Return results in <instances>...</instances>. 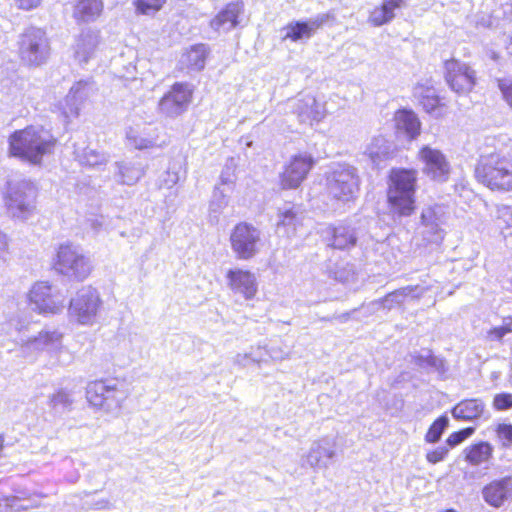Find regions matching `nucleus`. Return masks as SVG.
<instances>
[{"label": "nucleus", "mask_w": 512, "mask_h": 512, "mask_svg": "<svg viewBox=\"0 0 512 512\" xmlns=\"http://www.w3.org/2000/svg\"><path fill=\"white\" fill-rule=\"evenodd\" d=\"M55 139L49 131L38 126L16 130L9 137V152L32 165H40L43 157L51 154Z\"/></svg>", "instance_id": "1"}, {"label": "nucleus", "mask_w": 512, "mask_h": 512, "mask_svg": "<svg viewBox=\"0 0 512 512\" xmlns=\"http://www.w3.org/2000/svg\"><path fill=\"white\" fill-rule=\"evenodd\" d=\"M417 172L412 169H392L387 192L393 212L400 216H409L414 210V194Z\"/></svg>", "instance_id": "2"}, {"label": "nucleus", "mask_w": 512, "mask_h": 512, "mask_svg": "<svg viewBox=\"0 0 512 512\" xmlns=\"http://www.w3.org/2000/svg\"><path fill=\"white\" fill-rule=\"evenodd\" d=\"M475 176L492 190L509 191L512 189V159L499 153L481 156Z\"/></svg>", "instance_id": "3"}, {"label": "nucleus", "mask_w": 512, "mask_h": 512, "mask_svg": "<svg viewBox=\"0 0 512 512\" xmlns=\"http://www.w3.org/2000/svg\"><path fill=\"white\" fill-rule=\"evenodd\" d=\"M128 397L125 385L117 379H102L88 383L86 398L95 408L118 415Z\"/></svg>", "instance_id": "4"}, {"label": "nucleus", "mask_w": 512, "mask_h": 512, "mask_svg": "<svg viewBox=\"0 0 512 512\" xmlns=\"http://www.w3.org/2000/svg\"><path fill=\"white\" fill-rule=\"evenodd\" d=\"M37 197L36 185L28 179H14L7 182L4 202L13 218L26 220L35 210Z\"/></svg>", "instance_id": "5"}, {"label": "nucleus", "mask_w": 512, "mask_h": 512, "mask_svg": "<svg viewBox=\"0 0 512 512\" xmlns=\"http://www.w3.org/2000/svg\"><path fill=\"white\" fill-rule=\"evenodd\" d=\"M328 194L335 200L347 203L356 199L360 190V177L355 167L341 164L326 178Z\"/></svg>", "instance_id": "6"}, {"label": "nucleus", "mask_w": 512, "mask_h": 512, "mask_svg": "<svg viewBox=\"0 0 512 512\" xmlns=\"http://www.w3.org/2000/svg\"><path fill=\"white\" fill-rule=\"evenodd\" d=\"M54 267L63 276L79 281L86 279L92 270L90 259L80 246L72 243L59 246Z\"/></svg>", "instance_id": "7"}, {"label": "nucleus", "mask_w": 512, "mask_h": 512, "mask_svg": "<svg viewBox=\"0 0 512 512\" xmlns=\"http://www.w3.org/2000/svg\"><path fill=\"white\" fill-rule=\"evenodd\" d=\"M49 50L48 39L42 29L31 27L22 34L19 54L26 64L39 66L45 63L49 57Z\"/></svg>", "instance_id": "8"}, {"label": "nucleus", "mask_w": 512, "mask_h": 512, "mask_svg": "<svg viewBox=\"0 0 512 512\" xmlns=\"http://www.w3.org/2000/svg\"><path fill=\"white\" fill-rule=\"evenodd\" d=\"M231 249L239 260L255 257L262 246L261 232L246 222L237 224L230 235Z\"/></svg>", "instance_id": "9"}, {"label": "nucleus", "mask_w": 512, "mask_h": 512, "mask_svg": "<svg viewBox=\"0 0 512 512\" xmlns=\"http://www.w3.org/2000/svg\"><path fill=\"white\" fill-rule=\"evenodd\" d=\"M102 301L95 288L82 287L70 300L69 314L82 325H91L101 309Z\"/></svg>", "instance_id": "10"}, {"label": "nucleus", "mask_w": 512, "mask_h": 512, "mask_svg": "<svg viewBox=\"0 0 512 512\" xmlns=\"http://www.w3.org/2000/svg\"><path fill=\"white\" fill-rule=\"evenodd\" d=\"M32 309L39 313L56 314L64 308V296L48 282L35 283L29 292Z\"/></svg>", "instance_id": "11"}, {"label": "nucleus", "mask_w": 512, "mask_h": 512, "mask_svg": "<svg viewBox=\"0 0 512 512\" xmlns=\"http://www.w3.org/2000/svg\"><path fill=\"white\" fill-rule=\"evenodd\" d=\"M191 99V86L188 83L178 82L160 99L158 110L163 115L174 118L187 110Z\"/></svg>", "instance_id": "12"}, {"label": "nucleus", "mask_w": 512, "mask_h": 512, "mask_svg": "<svg viewBox=\"0 0 512 512\" xmlns=\"http://www.w3.org/2000/svg\"><path fill=\"white\" fill-rule=\"evenodd\" d=\"M315 164L314 158L307 153L294 155L281 173V186L284 189H295L306 179Z\"/></svg>", "instance_id": "13"}, {"label": "nucleus", "mask_w": 512, "mask_h": 512, "mask_svg": "<svg viewBox=\"0 0 512 512\" xmlns=\"http://www.w3.org/2000/svg\"><path fill=\"white\" fill-rule=\"evenodd\" d=\"M446 81L450 88L458 94L471 91L475 84V71L467 64L457 60H449L445 63Z\"/></svg>", "instance_id": "14"}, {"label": "nucleus", "mask_w": 512, "mask_h": 512, "mask_svg": "<svg viewBox=\"0 0 512 512\" xmlns=\"http://www.w3.org/2000/svg\"><path fill=\"white\" fill-rule=\"evenodd\" d=\"M304 210L300 205L284 203L278 208L276 232L283 237H293L303 225Z\"/></svg>", "instance_id": "15"}, {"label": "nucleus", "mask_w": 512, "mask_h": 512, "mask_svg": "<svg viewBox=\"0 0 512 512\" xmlns=\"http://www.w3.org/2000/svg\"><path fill=\"white\" fill-rule=\"evenodd\" d=\"M333 19V13L327 12L319 14L307 21H292L283 28L285 32L283 39H290L293 42L309 39L319 28Z\"/></svg>", "instance_id": "16"}, {"label": "nucleus", "mask_w": 512, "mask_h": 512, "mask_svg": "<svg viewBox=\"0 0 512 512\" xmlns=\"http://www.w3.org/2000/svg\"><path fill=\"white\" fill-rule=\"evenodd\" d=\"M419 157L424 164L423 171L431 179L438 182H445L450 174V165L444 154L428 146L423 147Z\"/></svg>", "instance_id": "17"}, {"label": "nucleus", "mask_w": 512, "mask_h": 512, "mask_svg": "<svg viewBox=\"0 0 512 512\" xmlns=\"http://www.w3.org/2000/svg\"><path fill=\"white\" fill-rule=\"evenodd\" d=\"M287 106L297 116L298 120L304 124H312L313 121L319 122L324 117V107L318 103L312 95H302L295 99H290Z\"/></svg>", "instance_id": "18"}, {"label": "nucleus", "mask_w": 512, "mask_h": 512, "mask_svg": "<svg viewBox=\"0 0 512 512\" xmlns=\"http://www.w3.org/2000/svg\"><path fill=\"white\" fill-rule=\"evenodd\" d=\"M336 456L335 444L327 438L314 441L307 454L303 456V465L313 469H327Z\"/></svg>", "instance_id": "19"}, {"label": "nucleus", "mask_w": 512, "mask_h": 512, "mask_svg": "<svg viewBox=\"0 0 512 512\" xmlns=\"http://www.w3.org/2000/svg\"><path fill=\"white\" fill-rule=\"evenodd\" d=\"M97 88L94 81L80 80L76 82L71 88L65 98L66 107L64 108V114L66 117L78 116L81 105L92 97Z\"/></svg>", "instance_id": "20"}, {"label": "nucleus", "mask_w": 512, "mask_h": 512, "mask_svg": "<svg viewBox=\"0 0 512 512\" xmlns=\"http://www.w3.org/2000/svg\"><path fill=\"white\" fill-rule=\"evenodd\" d=\"M228 287L235 294H240L246 300H251L255 297L258 291V283L255 275L242 269H230L226 275Z\"/></svg>", "instance_id": "21"}, {"label": "nucleus", "mask_w": 512, "mask_h": 512, "mask_svg": "<svg viewBox=\"0 0 512 512\" xmlns=\"http://www.w3.org/2000/svg\"><path fill=\"white\" fill-rule=\"evenodd\" d=\"M484 501L494 507L500 508L512 501V477L506 476L496 479L485 485L482 489Z\"/></svg>", "instance_id": "22"}, {"label": "nucleus", "mask_w": 512, "mask_h": 512, "mask_svg": "<svg viewBox=\"0 0 512 512\" xmlns=\"http://www.w3.org/2000/svg\"><path fill=\"white\" fill-rule=\"evenodd\" d=\"M244 12L242 1L231 2L221 10L210 22L211 27L216 31L228 32L239 24V17Z\"/></svg>", "instance_id": "23"}, {"label": "nucleus", "mask_w": 512, "mask_h": 512, "mask_svg": "<svg viewBox=\"0 0 512 512\" xmlns=\"http://www.w3.org/2000/svg\"><path fill=\"white\" fill-rule=\"evenodd\" d=\"M100 43L98 31L91 29L83 30L77 37L74 45L75 58L80 64L87 63L94 57Z\"/></svg>", "instance_id": "24"}, {"label": "nucleus", "mask_w": 512, "mask_h": 512, "mask_svg": "<svg viewBox=\"0 0 512 512\" xmlns=\"http://www.w3.org/2000/svg\"><path fill=\"white\" fill-rule=\"evenodd\" d=\"M406 6V0H383L369 13L368 22L374 27L389 24L396 17V11Z\"/></svg>", "instance_id": "25"}, {"label": "nucleus", "mask_w": 512, "mask_h": 512, "mask_svg": "<svg viewBox=\"0 0 512 512\" xmlns=\"http://www.w3.org/2000/svg\"><path fill=\"white\" fill-rule=\"evenodd\" d=\"M426 291L427 288L420 285L406 286L388 293L379 301V304L383 309L391 310L401 305L408 297L412 299H419Z\"/></svg>", "instance_id": "26"}, {"label": "nucleus", "mask_w": 512, "mask_h": 512, "mask_svg": "<svg viewBox=\"0 0 512 512\" xmlns=\"http://www.w3.org/2000/svg\"><path fill=\"white\" fill-rule=\"evenodd\" d=\"M485 411V404L481 399H465L456 404L451 414L454 419L460 421H474L479 419Z\"/></svg>", "instance_id": "27"}, {"label": "nucleus", "mask_w": 512, "mask_h": 512, "mask_svg": "<svg viewBox=\"0 0 512 512\" xmlns=\"http://www.w3.org/2000/svg\"><path fill=\"white\" fill-rule=\"evenodd\" d=\"M209 53L210 49L206 44H195L181 55L180 64L188 71H201L205 67Z\"/></svg>", "instance_id": "28"}, {"label": "nucleus", "mask_w": 512, "mask_h": 512, "mask_svg": "<svg viewBox=\"0 0 512 512\" xmlns=\"http://www.w3.org/2000/svg\"><path fill=\"white\" fill-rule=\"evenodd\" d=\"M115 167V178L121 184L134 185L144 175V168L140 162L124 160L116 162Z\"/></svg>", "instance_id": "29"}, {"label": "nucleus", "mask_w": 512, "mask_h": 512, "mask_svg": "<svg viewBox=\"0 0 512 512\" xmlns=\"http://www.w3.org/2000/svg\"><path fill=\"white\" fill-rule=\"evenodd\" d=\"M103 11L102 0H78L73 11V17L78 22L95 21Z\"/></svg>", "instance_id": "30"}, {"label": "nucleus", "mask_w": 512, "mask_h": 512, "mask_svg": "<svg viewBox=\"0 0 512 512\" xmlns=\"http://www.w3.org/2000/svg\"><path fill=\"white\" fill-rule=\"evenodd\" d=\"M395 123L398 131L405 133L410 138H415L420 133V121L411 110H399L395 113Z\"/></svg>", "instance_id": "31"}, {"label": "nucleus", "mask_w": 512, "mask_h": 512, "mask_svg": "<svg viewBox=\"0 0 512 512\" xmlns=\"http://www.w3.org/2000/svg\"><path fill=\"white\" fill-rule=\"evenodd\" d=\"M331 246L335 249H349L355 246L357 242V234L353 227L340 224L331 229Z\"/></svg>", "instance_id": "32"}, {"label": "nucleus", "mask_w": 512, "mask_h": 512, "mask_svg": "<svg viewBox=\"0 0 512 512\" xmlns=\"http://www.w3.org/2000/svg\"><path fill=\"white\" fill-rule=\"evenodd\" d=\"M391 152L392 146L384 137L374 138L366 149V154L377 166L388 159Z\"/></svg>", "instance_id": "33"}, {"label": "nucleus", "mask_w": 512, "mask_h": 512, "mask_svg": "<svg viewBox=\"0 0 512 512\" xmlns=\"http://www.w3.org/2000/svg\"><path fill=\"white\" fill-rule=\"evenodd\" d=\"M228 206V193L221 186H216L209 203V222L213 225L218 224L219 217L223 210Z\"/></svg>", "instance_id": "34"}, {"label": "nucleus", "mask_w": 512, "mask_h": 512, "mask_svg": "<svg viewBox=\"0 0 512 512\" xmlns=\"http://www.w3.org/2000/svg\"><path fill=\"white\" fill-rule=\"evenodd\" d=\"M37 349L57 351L62 346V333L57 330H43L32 341Z\"/></svg>", "instance_id": "35"}, {"label": "nucleus", "mask_w": 512, "mask_h": 512, "mask_svg": "<svg viewBox=\"0 0 512 512\" xmlns=\"http://www.w3.org/2000/svg\"><path fill=\"white\" fill-rule=\"evenodd\" d=\"M466 459L472 465H479L487 461L492 453V447L487 442L474 444L465 450Z\"/></svg>", "instance_id": "36"}, {"label": "nucleus", "mask_w": 512, "mask_h": 512, "mask_svg": "<svg viewBox=\"0 0 512 512\" xmlns=\"http://www.w3.org/2000/svg\"><path fill=\"white\" fill-rule=\"evenodd\" d=\"M72 403L71 394L64 389H60L49 397L48 405L56 413H62L69 410Z\"/></svg>", "instance_id": "37"}, {"label": "nucleus", "mask_w": 512, "mask_h": 512, "mask_svg": "<svg viewBox=\"0 0 512 512\" xmlns=\"http://www.w3.org/2000/svg\"><path fill=\"white\" fill-rule=\"evenodd\" d=\"M496 226L504 237L512 236V209L510 207L497 208Z\"/></svg>", "instance_id": "38"}, {"label": "nucleus", "mask_w": 512, "mask_h": 512, "mask_svg": "<svg viewBox=\"0 0 512 512\" xmlns=\"http://www.w3.org/2000/svg\"><path fill=\"white\" fill-rule=\"evenodd\" d=\"M77 157L80 164L89 167H97L106 164L108 161L107 155L90 148L85 149L83 153Z\"/></svg>", "instance_id": "39"}, {"label": "nucleus", "mask_w": 512, "mask_h": 512, "mask_svg": "<svg viewBox=\"0 0 512 512\" xmlns=\"http://www.w3.org/2000/svg\"><path fill=\"white\" fill-rule=\"evenodd\" d=\"M449 419L447 416L442 415L437 418L425 435V441L428 443H436L440 440L443 432L448 427Z\"/></svg>", "instance_id": "40"}, {"label": "nucleus", "mask_w": 512, "mask_h": 512, "mask_svg": "<svg viewBox=\"0 0 512 512\" xmlns=\"http://www.w3.org/2000/svg\"><path fill=\"white\" fill-rule=\"evenodd\" d=\"M442 224H421V234L429 243L439 244L444 238Z\"/></svg>", "instance_id": "41"}, {"label": "nucleus", "mask_w": 512, "mask_h": 512, "mask_svg": "<svg viewBox=\"0 0 512 512\" xmlns=\"http://www.w3.org/2000/svg\"><path fill=\"white\" fill-rule=\"evenodd\" d=\"M444 210L441 206L435 205L423 209L421 213V224H443Z\"/></svg>", "instance_id": "42"}, {"label": "nucleus", "mask_w": 512, "mask_h": 512, "mask_svg": "<svg viewBox=\"0 0 512 512\" xmlns=\"http://www.w3.org/2000/svg\"><path fill=\"white\" fill-rule=\"evenodd\" d=\"M126 138L130 145L139 150L148 149L155 145V142L152 139L143 137L137 130L133 128H129L127 130Z\"/></svg>", "instance_id": "43"}, {"label": "nucleus", "mask_w": 512, "mask_h": 512, "mask_svg": "<svg viewBox=\"0 0 512 512\" xmlns=\"http://www.w3.org/2000/svg\"><path fill=\"white\" fill-rule=\"evenodd\" d=\"M166 0H136L137 10L146 15H152L159 11Z\"/></svg>", "instance_id": "44"}, {"label": "nucleus", "mask_w": 512, "mask_h": 512, "mask_svg": "<svg viewBox=\"0 0 512 512\" xmlns=\"http://www.w3.org/2000/svg\"><path fill=\"white\" fill-rule=\"evenodd\" d=\"M475 432V428L467 427L460 431L452 433L446 440V443L450 447H455L463 442L465 439L470 437Z\"/></svg>", "instance_id": "45"}, {"label": "nucleus", "mask_w": 512, "mask_h": 512, "mask_svg": "<svg viewBox=\"0 0 512 512\" xmlns=\"http://www.w3.org/2000/svg\"><path fill=\"white\" fill-rule=\"evenodd\" d=\"M510 332H512V321L490 329L487 332L486 338L489 341H501Z\"/></svg>", "instance_id": "46"}, {"label": "nucleus", "mask_w": 512, "mask_h": 512, "mask_svg": "<svg viewBox=\"0 0 512 512\" xmlns=\"http://www.w3.org/2000/svg\"><path fill=\"white\" fill-rule=\"evenodd\" d=\"M414 363L421 367V368H427V367H437L438 359L433 356L431 351L427 350L425 354H419L413 356Z\"/></svg>", "instance_id": "47"}, {"label": "nucleus", "mask_w": 512, "mask_h": 512, "mask_svg": "<svg viewBox=\"0 0 512 512\" xmlns=\"http://www.w3.org/2000/svg\"><path fill=\"white\" fill-rule=\"evenodd\" d=\"M493 406L496 410H508L512 408V394L499 393L494 396Z\"/></svg>", "instance_id": "48"}, {"label": "nucleus", "mask_w": 512, "mask_h": 512, "mask_svg": "<svg viewBox=\"0 0 512 512\" xmlns=\"http://www.w3.org/2000/svg\"><path fill=\"white\" fill-rule=\"evenodd\" d=\"M413 94L416 98L419 99V101H423L427 99V96H436V90L432 85L429 84V82L425 84H417L414 87Z\"/></svg>", "instance_id": "49"}, {"label": "nucleus", "mask_w": 512, "mask_h": 512, "mask_svg": "<svg viewBox=\"0 0 512 512\" xmlns=\"http://www.w3.org/2000/svg\"><path fill=\"white\" fill-rule=\"evenodd\" d=\"M497 434L503 445L506 447L512 446V425L500 424L497 428Z\"/></svg>", "instance_id": "50"}, {"label": "nucleus", "mask_w": 512, "mask_h": 512, "mask_svg": "<svg viewBox=\"0 0 512 512\" xmlns=\"http://www.w3.org/2000/svg\"><path fill=\"white\" fill-rule=\"evenodd\" d=\"M498 87L506 102L512 107V80L500 79L498 80Z\"/></svg>", "instance_id": "51"}, {"label": "nucleus", "mask_w": 512, "mask_h": 512, "mask_svg": "<svg viewBox=\"0 0 512 512\" xmlns=\"http://www.w3.org/2000/svg\"><path fill=\"white\" fill-rule=\"evenodd\" d=\"M447 453H448V448L445 446H440V447L436 448L435 450L428 452L426 455V458H427L428 462L435 464V463H438V462L444 460Z\"/></svg>", "instance_id": "52"}, {"label": "nucleus", "mask_w": 512, "mask_h": 512, "mask_svg": "<svg viewBox=\"0 0 512 512\" xmlns=\"http://www.w3.org/2000/svg\"><path fill=\"white\" fill-rule=\"evenodd\" d=\"M439 97L436 95V96H427V99L426 100H423L421 101L420 103L422 104L423 108L428 112V113H435L437 108L439 107Z\"/></svg>", "instance_id": "53"}, {"label": "nucleus", "mask_w": 512, "mask_h": 512, "mask_svg": "<svg viewBox=\"0 0 512 512\" xmlns=\"http://www.w3.org/2000/svg\"><path fill=\"white\" fill-rule=\"evenodd\" d=\"M17 7L23 10H31L38 7L42 0H14Z\"/></svg>", "instance_id": "54"}, {"label": "nucleus", "mask_w": 512, "mask_h": 512, "mask_svg": "<svg viewBox=\"0 0 512 512\" xmlns=\"http://www.w3.org/2000/svg\"><path fill=\"white\" fill-rule=\"evenodd\" d=\"M220 180L221 186H226V188H223L226 193L230 192L233 188V179H231L230 175H226L225 172H222Z\"/></svg>", "instance_id": "55"}, {"label": "nucleus", "mask_w": 512, "mask_h": 512, "mask_svg": "<svg viewBox=\"0 0 512 512\" xmlns=\"http://www.w3.org/2000/svg\"><path fill=\"white\" fill-rule=\"evenodd\" d=\"M179 180V176H178V173L177 172H172L170 170L167 171V179H165V185L167 187H172L174 186Z\"/></svg>", "instance_id": "56"}, {"label": "nucleus", "mask_w": 512, "mask_h": 512, "mask_svg": "<svg viewBox=\"0 0 512 512\" xmlns=\"http://www.w3.org/2000/svg\"><path fill=\"white\" fill-rule=\"evenodd\" d=\"M8 247V238L7 236L0 231V258L4 259L5 254L7 252Z\"/></svg>", "instance_id": "57"}, {"label": "nucleus", "mask_w": 512, "mask_h": 512, "mask_svg": "<svg viewBox=\"0 0 512 512\" xmlns=\"http://www.w3.org/2000/svg\"><path fill=\"white\" fill-rule=\"evenodd\" d=\"M336 279H338L339 281H342V282H349V281L353 280L354 279V271H353L352 267L349 268L347 275H342L340 272H336Z\"/></svg>", "instance_id": "58"}, {"label": "nucleus", "mask_w": 512, "mask_h": 512, "mask_svg": "<svg viewBox=\"0 0 512 512\" xmlns=\"http://www.w3.org/2000/svg\"><path fill=\"white\" fill-rule=\"evenodd\" d=\"M97 509H108L110 508V502L109 500L102 499L96 503Z\"/></svg>", "instance_id": "59"}, {"label": "nucleus", "mask_w": 512, "mask_h": 512, "mask_svg": "<svg viewBox=\"0 0 512 512\" xmlns=\"http://www.w3.org/2000/svg\"><path fill=\"white\" fill-rule=\"evenodd\" d=\"M348 317H349V314L346 313V314H342L339 318L341 321H346L348 319Z\"/></svg>", "instance_id": "60"}, {"label": "nucleus", "mask_w": 512, "mask_h": 512, "mask_svg": "<svg viewBox=\"0 0 512 512\" xmlns=\"http://www.w3.org/2000/svg\"><path fill=\"white\" fill-rule=\"evenodd\" d=\"M442 512H457V511H456V510H454V509H447V510L442 511Z\"/></svg>", "instance_id": "61"}]
</instances>
